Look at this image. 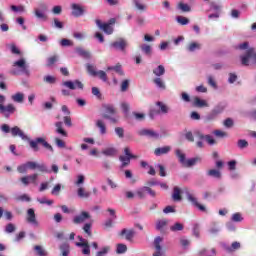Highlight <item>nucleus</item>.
<instances>
[{
  "mask_svg": "<svg viewBox=\"0 0 256 256\" xmlns=\"http://www.w3.org/2000/svg\"><path fill=\"white\" fill-rule=\"evenodd\" d=\"M237 49H240V51H246L245 54L240 56L242 65H256V50L253 47H249V42L239 44Z\"/></svg>",
  "mask_w": 256,
  "mask_h": 256,
  "instance_id": "nucleus-1",
  "label": "nucleus"
},
{
  "mask_svg": "<svg viewBox=\"0 0 256 256\" xmlns=\"http://www.w3.org/2000/svg\"><path fill=\"white\" fill-rule=\"evenodd\" d=\"M12 67H14V69H12L10 71L11 75H25L26 77H30L31 76V70H29V65L27 64V60H25V58H20L19 60L13 62Z\"/></svg>",
  "mask_w": 256,
  "mask_h": 256,
  "instance_id": "nucleus-2",
  "label": "nucleus"
},
{
  "mask_svg": "<svg viewBox=\"0 0 256 256\" xmlns=\"http://www.w3.org/2000/svg\"><path fill=\"white\" fill-rule=\"evenodd\" d=\"M103 119L110 121V123H119V115H117V110L113 105L104 106V112L102 114Z\"/></svg>",
  "mask_w": 256,
  "mask_h": 256,
  "instance_id": "nucleus-3",
  "label": "nucleus"
},
{
  "mask_svg": "<svg viewBox=\"0 0 256 256\" xmlns=\"http://www.w3.org/2000/svg\"><path fill=\"white\" fill-rule=\"evenodd\" d=\"M3 103H5V96L0 95V114L6 119H9V117H11V115L17 111V108L13 104H7L5 106Z\"/></svg>",
  "mask_w": 256,
  "mask_h": 256,
  "instance_id": "nucleus-4",
  "label": "nucleus"
},
{
  "mask_svg": "<svg viewBox=\"0 0 256 256\" xmlns=\"http://www.w3.org/2000/svg\"><path fill=\"white\" fill-rule=\"evenodd\" d=\"M39 143L45 147V149H48V151L53 152V146L49 144L48 142L45 141V138L43 137H38L35 140H30L29 145L33 151L37 152L39 151Z\"/></svg>",
  "mask_w": 256,
  "mask_h": 256,
  "instance_id": "nucleus-5",
  "label": "nucleus"
},
{
  "mask_svg": "<svg viewBox=\"0 0 256 256\" xmlns=\"http://www.w3.org/2000/svg\"><path fill=\"white\" fill-rule=\"evenodd\" d=\"M86 69L89 75H91V77H98V79H101V81L107 83V73L105 71H97V68H95L93 64H87Z\"/></svg>",
  "mask_w": 256,
  "mask_h": 256,
  "instance_id": "nucleus-6",
  "label": "nucleus"
},
{
  "mask_svg": "<svg viewBox=\"0 0 256 256\" xmlns=\"http://www.w3.org/2000/svg\"><path fill=\"white\" fill-rule=\"evenodd\" d=\"M96 25L106 33V35H113V25H115V18L110 19L109 23H102L101 20H96Z\"/></svg>",
  "mask_w": 256,
  "mask_h": 256,
  "instance_id": "nucleus-7",
  "label": "nucleus"
},
{
  "mask_svg": "<svg viewBox=\"0 0 256 256\" xmlns=\"http://www.w3.org/2000/svg\"><path fill=\"white\" fill-rule=\"evenodd\" d=\"M26 222L34 228L40 227L39 220H37V215L35 214V209L29 208L26 213Z\"/></svg>",
  "mask_w": 256,
  "mask_h": 256,
  "instance_id": "nucleus-8",
  "label": "nucleus"
},
{
  "mask_svg": "<svg viewBox=\"0 0 256 256\" xmlns=\"http://www.w3.org/2000/svg\"><path fill=\"white\" fill-rule=\"evenodd\" d=\"M34 16L39 21H48L49 16H47V6L45 4L40 5V8H34Z\"/></svg>",
  "mask_w": 256,
  "mask_h": 256,
  "instance_id": "nucleus-9",
  "label": "nucleus"
},
{
  "mask_svg": "<svg viewBox=\"0 0 256 256\" xmlns=\"http://www.w3.org/2000/svg\"><path fill=\"white\" fill-rule=\"evenodd\" d=\"M110 47L116 49V51L125 52V49L129 47V42L125 38H118L110 44Z\"/></svg>",
  "mask_w": 256,
  "mask_h": 256,
  "instance_id": "nucleus-10",
  "label": "nucleus"
},
{
  "mask_svg": "<svg viewBox=\"0 0 256 256\" xmlns=\"http://www.w3.org/2000/svg\"><path fill=\"white\" fill-rule=\"evenodd\" d=\"M62 85H63V87H66L67 89H70L71 91H75L76 89H80L81 91H83V89H84L83 82L80 80L64 81L62 83Z\"/></svg>",
  "mask_w": 256,
  "mask_h": 256,
  "instance_id": "nucleus-11",
  "label": "nucleus"
},
{
  "mask_svg": "<svg viewBox=\"0 0 256 256\" xmlns=\"http://www.w3.org/2000/svg\"><path fill=\"white\" fill-rule=\"evenodd\" d=\"M161 243H163V238H161V236H157L153 242V245L155 248V252L153 253V256H164L165 255V250H163Z\"/></svg>",
  "mask_w": 256,
  "mask_h": 256,
  "instance_id": "nucleus-12",
  "label": "nucleus"
},
{
  "mask_svg": "<svg viewBox=\"0 0 256 256\" xmlns=\"http://www.w3.org/2000/svg\"><path fill=\"white\" fill-rule=\"evenodd\" d=\"M91 219V214L87 211H82L80 214L75 215L72 219L74 225H81V223H85V221Z\"/></svg>",
  "mask_w": 256,
  "mask_h": 256,
  "instance_id": "nucleus-13",
  "label": "nucleus"
},
{
  "mask_svg": "<svg viewBox=\"0 0 256 256\" xmlns=\"http://www.w3.org/2000/svg\"><path fill=\"white\" fill-rule=\"evenodd\" d=\"M140 137H148L149 139H160L161 134L151 129H141L138 131Z\"/></svg>",
  "mask_w": 256,
  "mask_h": 256,
  "instance_id": "nucleus-14",
  "label": "nucleus"
},
{
  "mask_svg": "<svg viewBox=\"0 0 256 256\" xmlns=\"http://www.w3.org/2000/svg\"><path fill=\"white\" fill-rule=\"evenodd\" d=\"M186 197L188 199V201L194 206L197 207V209H199L200 211L204 212L207 211V208H205L204 205L200 204L197 199L195 198V196H193V194L186 192Z\"/></svg>",
  "mask_w": 256,
  "mask_h": 256,
  "instance_id": "nucleus-15",
  "label": "nucleus"
},
{
  "mask_svg": "<svg viewBox=\"0 0 256 256\" xmlns=\"http://www.w3.org/2000/svg\"><path fill=\"white\" fill-rule=\"evenodd\" d=\"M26 165H27L28 169H31L32 171L35 169H39L41 173H43V171H46V172L49 171V170H47V165H45V164H39L37 162L28 161V162H26Z\"/></svg>",
  "mask_w": 256,
  "mask_h": 256,
  "instance_id": "nucleus-16",
  "label": "nucleus"
},
{
  "mask_svg": "<svg viewBox=\"0 0 256 256\" xmlns=\"http://www.w3.org/2000/svg\"><path fill=\"white\" fill-rule=\"evenodd\" d=\"M241 249V242L234 241L231 243V245H225L224 246V251L226 253H235L236 251H239Z\"/></svg>",
  "mask_w": 256,
  "mask_h": 256,
  "instance_id": "nucleus-17",
  "label": "nucleus"
},
{
  "mask_svg": "<svg viewBox=\"0 0 256 256\" xmlns=\"http://www.w3.org/2000/svg\"><path fill=\"white\" fill-rule=\"evenodd\" d=\"M10 131L12 137H21L23 141H27V139H29L27 135H25V133L22 131V129L18 126L11 128Z\"/></svg>",
  "mask_w": 256,
  "mask_h": 256,
  "instance_id": "nucleus-18",
  "label": "nucleus"
},
{
  "mask_svg": "<svg viewBox=\"0 0 256 256\" xmlns=\"http://www.w3.org/2000/svg\"><path fill=\"white\" fill-rule=\"evenodd\" d=\"M71 9L73 17H81L83 13H85V10H83V6L80 4H71Z\"/></svg>",
  "mask_w": 256,
  "mask_h": 256,
  "instance_id": "nucleus-19",
  "label": "nucleus"
},
{
  "mask_svg": "<svg viewBox=\"0 0 256 256\" xmlns=\"http://www.w3.org/2000/svg\"><path fill=\"white\" fill-rule=\"evenodd\" d=\"M132 3L135 9L141 13H145V11L148 9L147 3L143 2V0H132Z\"/></svg>",
  "mask_w": 256,
  "mask_h": 256,
  "instance_id": "nucleus-20",
  "label": "nucleus"
},
{
  "mask_svg": "<svg viewBox=\"0 0 256 256\" xmlns=\"http://www.w3.org/2000/svg\"><path fill=\"white\" fill-rule=\"evenodd\" d=\"M38 177H39V174L37 173L22 177L21 183H23V185H26V186L29 185L30 183H36Z\"/></svg>",
  "mask_w": 256,
  "mask_h": 256,
  "instance_id": "nucleus-21",
  "label": "nucleus"
},
{
  "mask_svg": "<svg viewBox=\"0 0 256 256\" xmlns=\"http://www.w3.org/2000/svg\"><path fill=\"white\" fill-rule=\"evenodd\" d=\"M201 43L192 41L186 46L188 53H195V51H201Z\"/></svg>",
  "mask_w": 256,
  "mask_h": 256,
  "instance_id": "nucleus-22",
  "label": "nucleus"
},
{
  "mask_svg": "<svg viewBox=\"0 0 256 256\" xmlns=\"http://www.w3.org/2000/svg\"><path fill=\"white\" fill-rule=\"evenodd\" d=\"M117 153V148H115L114 146H108L102 150V155H104L105 157H115Z\"/></svg>",
  "mask_w": 256,
  "mask_h": 256,
  "instance_id": "nucleus-23",
  "label": "nucleus"
},
{
  "mask_svg": "<svg viewBox=\"0 0 256 256\" xmlns=\"http://www.w3.org/2000/svg\"><path fill=\"white\" fill-rule=\"evenodd\" d=\"M120 235H121L122 237L125 236L126 241H132V240H133V237H135V230H133V229H130V230L123 229V230L120 232Z\"/></svg>",
  "mask_w": 256,
  "mask_h": 256,
  "instance_id": "nucleus-24",
  "label": "nucleus"
},
{
  "mask_svg": "<svg viewBox=\"0 0 256 256\" xmlns=\"http://www.w3.org/2000/svg\"><path fill=\"white\" fill-rule=\"evenodd\" d=\"M169 151H171V146H163L156 148L154 154L156 155V157H161V155H167Z\"/></svg>",
  "mask_w": 256,
  "mask_h": 256,
  "instance_id": "nucleus-25",
  "label": "nucleus"
},
{
  "mask_svg": "<svg viewBox=\"0 0 256 256\" xmlns=\"http://www.w3.org/2000/svg\"><path fill=\"white\" fill-rule=\"evenodd\" d=\"M96 127L99 129L100 135H107V126L102 119L96 121Z\"/></svg>",
  "mask_w": 256,
  "mask_h": 256,
  "instance_id": "nucleus-26",
  "label": "nucleus"
},
{
  "mask_svg": "<svg viewBox=\"0 0 256 256\" xmlns=\"http://www.w3.org/2000/svg\"><path fill=\"white\" fill-rule=\"evenodd\" d=\"M75 52L77 53V55H79L80 57H83V59H91V52L81 48V47H76L75 48Z\"/></svg>",
  "mask_w": 256,
  "mask_h": 256,
  "instance_id": "nucleus-27",
  "label": "nucleus"
},
{
  "mask_svg": "<svg viewBox=\"0 0 256 256\" xmlns=\"http://www.w3.org/2000/svg\"><path fill=\"white\" fill-rule=\"evenodd\" d=\"M76 247L82 248V254L83 255H91V247L89 246V242L86 243H76Z\"/></svg>",
  "mask_w": 256,
  "mask_h": 256,
  "instance_id": "nucleus-28",
  "label": "nucleus"
},
{
  "mask_svg": "<svg viewBox=\"0 0 256 256\" xmlns=\"http://www.w3.org/2000/svg\"><path fill=\"white\" fill-rule=\"evenodd\" d=\"M193 105L194 107H199L200 109L203 107H209V103L199 97L194 98Z\"/></svg>",
  "mask_w": 256,
  "mask_h": 256,
  "instance_id": "nucleus-29",
  "label": "nucleus"
},
{
  "mask_svg": "<svg viewBox=\"0 0 256 256\" xmlns=\"http://www.w3.org/2000/svg\"><path fill=\"white\" fill-rule=\"evenodd\" d=\"M172 199H173V201H176V202L182 201L183 198L181 197V188L180 187L175 186L173 188Z\"/></svg>",
  "mask_w": 256,
  "mask_h": 256,
  "instance_id": "nucleus-30",
  "label": "nucleus"
},
{
  "mask_svg": "<svg viewBox=\"0 0 256 256\" xmlns=\"http://www.w3.org/2000/svg\"><path fill=\"white\" fill-rule=\"evenodd\" d=\"M56 133L62 137H67V132L63 129V122L59 121L55 123Z\"/></svg>",
  "mask_w": 256,
  "mask_h": 256,
  "instance_id": "nucleus-31",
  "label": "nucleus"
},
{
  "mask_svg": "<svg viewBox=\"0 0 256 256\" xmlns=\"http://www.w3.org/2000/svg\"><path fill=\"white\" fill-rule=\"evenodd\" d=\"M230 219L232 223H243L245 218L243 217V214L241 212H236L232 214Z\"/></svg>",
  "mask_w": 256,
  "mask_h": 256,
  "instance_id": "nucleus-32",
  "label": "nucleus"
},
{
  "mask_svg": "<svg viewBox=\"0 0 256 256\" xmlns=\"http://www.w3.org/2000/svg\"><path fill=\"white\" fill-rule=\"evenodd\" d=\"M154 85H156L157 89H162V91H165L167 89V86L165 85V81L161 79V77H156L153 80Z\"/></svg>",
  "mask_w": 256,
  "mask_h": 256,
  "instance_id": "nucleus-33",
  "label": "nucleus"
},
{
  "mask_svg": "<svg viewBox=\"0 0 256 256\" xmlns=\"http://www.w3.org/2000/svg\"><path fill=\"white\" fill-rule=\"evenodd\" d=\"M227 108V104L221 102L219 104H217L212 111L214 113H216L218 116L221 115V113H223V111H225V109Z\"/></svg>",
  "mask_w": 256,
  "mask_h": 256,
  "instance_id": "nucleus-34",
  "label": "nucleus"
},
{
  "mask_svg": "<svg viewBox=\"0 0 256 256\" xmlns=\"http://www.w3.org/2000/svg\"><path fill=\"white\" fill-rule=\"evenodd\" d=\"M77 195L80 199H89L91 197V192L85 191V188L79 187L77 190Z\"/></svg>",
  "mask_w": 256,
  "mask_h": 256,
  "instance_id": "nucleus-35",
  "label": "nucleus"
},
{
  "mask_svg": "<svg viewBox=\"0 0 256 256\" xmlns=\"http://www.w3.org/2000/svg\"><path fill=\"white\" fill-rule=\"evenodd\" d=\"M153 75H155V77H163V75H165V66L158 65L153 69Z\"/></svg>",
  "mask_w": 256,
  "mask_h": 256,
  "instance_id": "nucleus-36",
  "label": "nucleus"
},
{
  "mask_svg": "<svg viewBox=\"0 0 256 256\" xmlns=\"http://www.w3.org/2000/svg\"><path fill=\"white\" fill-rule=\"evenodd\" d=\"M177 9L182 13H189L191 11V6H189V4H186L184 2H179L177 4Z\"/></svg>",
  "mask_w": 256,
  "mask_h": 256,
  "instance_id": "nucleus-37",
  "label": "nucleus"
},
{
  "mask_svg": "<svg viewBox=\"0 0 256 256\" xmlns=\"http://www.w3.org/2000/svg\"><path fill=\"white\" fill-rule=\"evenodd\" d=\"M11 99L14 101V103H23L25 99V94L22 92H17L16 94H13L11 96Z\"/></svg>",
  "mask_w": 256,
  "mask_h": 256,
  "instance_id": "nucleus-38",
  "label": "nucleus"
},
{
  "mask_svg": "<svg viewBox=\"0 0 256 256\" xmlns=\"http://www.w3.org/2000/svg\"><path fill=\"white\" fill-rule=\"evenodd\" d=\"M208 177H213L214 179H221V171L217 169H211L206 172Z\"/></svg>",
  "mask_w": 256,
  "mask_h": 256,
  "instance_id": "nucleus-39",
  "label": "nucleus"
},
{
  "mask_svg": "<svg viewBox=\"0 0 256 256\" xmlns=\"http://www.w3.org/2000/svg\"><path fill=\"white\" fill-rule=\"evenodd\" d=\"M217 117H219L216 113H214L213 110H211L205 117H204V121L205 123H211L213 121H215V119H217Z\"/></svg>",
  "mask_w": 256,
  "mask_h": 256,
  "instance_id": "nucleus-40",
  "label": "nucleus"
},
{
  "mask_svg": "<svg viewBox=\"0 0 256 256\" xmlns=\"http://www.w3.org/2000/svg\"><path fill=\"white\" fill-rule=\"evenodd\" d=\"M140 49L142 53H144V55H147L148 57L151 56V53L153 51V49L151 48V45L149 44H141Z\"/></svg>",
  "mask_w": 256,
  "mask_h": 256,
  "instance_id": "nucleus-41",
  "label": "nucleus"
},
{
  "mask_svg": "<svg viewBox=\"0 0 256 256\" xmlns=\"http://www.w3.org/2000/svg\"><path fill=\"white\" fill-rule=\"evenodd\" d=\"M10 9H11V11H13V13H26L27 12V9L23 5H18V6L11 5Z\"/></svg>",
  "mask_w": 256,
  "mask_h": 256,
  "instance_id": "nucleus-42",
  "label": "nucleus"
},
{
  "mask_svg": "<svg viewBox=\"0 0 256 256\" xmlns=\"http://www.w3.org/2000/svg\"><path fill=\"white\" fill-rule=\"evenodd\" d=\"M14 199L15 201H21L22 203H29V201H31V197L27 194L16 195Z\"/></svg>",
  "mask_w": 256,
  "mask_h": 256,
  "instance_id": "nucleus-43",
  "label": "nucleus"
},
{
  "mask_svg": "<svg viewBox=\"0 0 256 256\" xmlns=\"http://www.w3.org/2000/svg\"><path fill=\"white\" fill-rule=\"evenodd\" d=\"M60 251L62 253V256H69L70 253V246L68 243H63L60 245Z\"/></svg>",
  "mask_w": 256,
  "mask_h": 256,
  "instance_id": "nucleus-44",
  "label": "nucleus"
},
{
  "mask_svg": "<svg viewBox=\"0 0 256 256\" xmlns=\"http://www.w3.org/2000/svg\"><path fill=\"white\" fill-rule=\"evenodd\" d=\"M219 231H221V229H219V224L217 222H212L209 233H211V235H217Z\"/></svg>",
  "mask_w": 256,
  "mask_h": 256,
  "instance_id": "nucleus-45",
  "label": "nucleus"
},
{
  "mask_svg": "<svg viewBox=\"0 0 256 256\" xmlns=\"http://www.w3.org/2000/svg\"><path fill=\"white\" fill-rule=\"evenodd\" d=\"M108 71H115L118 73V75H125V72H123V68H121V65H116V66H110L107 68Z\"/></svg>",
  "mask_w": 256,
  "mask_h": 256,
  "instance_id": "nucleus-46",
  "label": "nucleus"
},
{
  "mask_svg": "<svg viewBox=\"0 0 256 256\" xmlns=\"http://www.w3.org/2000/svg\"><path fill=\"white\" fill-rule=\"evenodd\" d=\"M111 251V246H104L98 252H96V256H107V254Z\"/></svg>",
  "mask_w": 256,
  "mask_h": 256,
  "instance_id": "nucleus-47",
  "label": "nucleus"
},
{
  "mask_svg": "<svg viewBox=\"0 0 256 256\" xmlns=\"http://www.w3.org/2000/svg\"><path fill=\"white\" fill-rule=\"evenodd\" d=\"M198 161H201V158H191L186 160V162H184V167H193V165H195Z\"/></svg>",
  "mask_w": 256,
  "mask_h": 256,
  "instance_id": "nucleus-48",
  "label": "nucleus"
},
{
  "mask_svg": "<svg viewBox=\"0 0 256 256\" xmlns=\"http://www.w3.org/2000/svg\"><path fill=\"white\" fill-rule=\"evenodd\" d=\"M131 159H136V158H132L129 156H120L119 160L122 163V167H127V165H129V163H131Z\"/></svg>",
  "mask_w": 256,
  "mask_h": 256,
  "instance_id": "nucleus-49",
  "label": "nucleus"
},
{
  "mask_svg": "<svg viewBox=\"0 0 256 256\" xmlns=\"http://www.w3.org/2000/svg\"><path fill=\"white\" fill-rule=\"evenodd\" d=\"M34 251H36L38 256H48L49 255L46 252V250L43 247L39 246V245L34 247Z\"/></svg>",
  "mask_w": 256,
  "mask_h": 256,
  "instance_id": "nucleus-50",
  "label": "nucleus"
},
{
  "mask_svg": "<svg viewBox=\"0 0 256 256\" xmlns=\"http://www.w3.org/2000/svg\"><path fill=\"white\" fill-rule=\"evenodd\" d=\"M176 156L178 157L179 162H180L182 165H185L187 159H185V154H184L183 152H181L180 149H177V150H176Z\"/></svg>",
  "mask_w": 256,
  "mask_h": 256,
  "instance_id": "nucleus-51",
  "label": "nucleus"
},
{
  "mask_svg": "<svg viewBox=\"0 0 256 256\" xmlns=\"http://www.w3.org/2000/svg\"><path fill=\"white\" fill-rule=\"evenodd\" d=\"M44 83H48L49 85H53L56 83L57 78L55 76L47 75L43 78Z\"/></svg>",
  "mask_w": 256,
  "mask_h": 256,
  "instance_id": "nucleus-52",
  "label": "nucleus"
},
{
  "mask_svg": "<svg viewBox=\"0 0 256 256\" xmlns=\"http://www.w3.org/2000/svg\"><path fill=\"white\" fill-rule=\"evenodd\" d=\"M145 193H147V186L139 188L136 191V195H137V197H139V199H145Z\"/></svg>",
  "mask_w": 256,
  "mask_h": 256,
  "instance_id": "nucleus-53",
  "label": "nucleus"
},
{
  "mask_svg": "<svg viewBox=\"0 0 256 256\" xmlns=\"http://www.w3.org/2000/svg\"><path fill=\"white\" fill-rule=\"evenodd\" d=\"M184 226L183 224L176 222L174 225L170 227V231H173L174 233L177 231H183Z\"/></svg>",
  "mask_w": 256,
  "mask_h": 256,
  "instance_id": "nucleus-54",
  "label": "nucleus"
},
{
  "mask_svg": "<svg viewBox=\"0 0 256 256\" xmlns=\"http://www.w3.org/2000/svg\"><path fill=\"white\" fill-rule=\"evenodd\" d=\"M237 147L238 149H247V147H249V142L245 139H240L237 142Z\"/></svg>",
  "mask_w": 256,
  "mask_h": 256,
  "instance_id": "nucleus-55",
  "label": "nucleus"
},
{
  "mask_svg": "<svg viewBox=\"0 0 256 256\" xmlns=\"http://www.w3.org/2000/svg\"><path fill=\"white\" fill-rule=\"evenodd\" d=\"M127 252V245L125 244H118L117 248H116V253H118V255H122L123 253Z\"/></svg>",
  "mask_w": 256,
  "mask_h": 256,
  "instance_id": "nucleus-56",
  "label": "nucleus"
},
{
  "mask_svg": "<svg viewBox=\"0 0 256 256\" xmlns=\"http://www.w3.org/2000/svg\"><path fill=\"white\" fill-rule=\"evenodd\" d=\"M57 61H59V56L54 55L52 57H49L47 59V66L52 67V65H55V63H57Z\"/></svg>",
  "mask_w": 256,
  "mask_h": 256,
  "instance_id": "nucleus-57",
  "label": "nucleus"
},
{
  "mask_svg": "<svg viewBox=\"0 0 256 256\" xmlns=\"http://www.w3.org/2000/svg\"><path fill=\"white\" fill-rule=\"evenodd\" d=\"M114 131L119 139H123V137H125V129H123V127H116Z\"/></svg>",
  "mask_w": 256,
  "mask_h": 256,
  "instance_id": "nucleus-58",
  "label": "nucleus"
},
{
  "mask_svg": "<svg viewBox=\"0 0 256 256\" xmlns=\"http://www.w3.org/2000/svg\"><path fill=\"white\" fill-rule=\"evenodd\" d=\"M176 21L180 25H189V19L184 16H177Z\"/></svg>",
  "mask_w": 256,
  "mask_h": 256,
  "instance_id": "nucleus-59",
  "label": "nucleus"
},
{
  "mask_svg": "<svg viewBox=\"0 0 256 256\" xmlns=\"http://www.w3.org/2000/svg\"><path fill=\"white\" fill-rule=\"evenodd\" d=\"M156 105L160 108L161 113H169V107H167L163 102H157Z\"/></svg>",
  "mask_w": 256,
  "mask_h": 256,
  "instance_id": "nucleus-60",
  "label": "nucleus"
},
{
  "mask_svg": "<svg viewBox=\"0 0 256 256\" xmlns=\"http://www.w3.org/2000/svg\"><path fill=\"white\" fill-rule=\"evenodd\" d=\"M166 225H167V220H165V219L158 220L156 222L157 231H161V229H163Z\"/></svg>",
  "mask_w": 256,
  "mask_h": 256,
  "instance_id": "nucleus-61",
  "label": "nucleus"
},
{
  "mask_svg": "<svg viewBox=\"0 0 256 256\" xmlns=\"http://www.w3.org/2000/svg\"><path fill=\"white\" fill-rule=\"evenodd\" d=\"M207 83L210 87H213V89H217V82H215V78H213V76H207Z\"/></svg>",
  "mask_w": 256,
  "mask_h": 256,
  "instance_id": "nucleus-62",
  "label": "nucleus"
},
{
  "mask_svg": "<svg viewBox=\"0 0 256 256\" xmlns=\"http://www.w3.org/2000/svg\"><path fill=\"white\" fill-rule=\"evenodd\" d=\"M83 231L87 234L88 237H91L93 235L91 232V223L84 224Z\"/></svg>",
  "mask_w": 256,
  "mask_h": 256,
  "instance_id": "nucleus-63",
  "label": "nucleus"
},
{
  "mask_svg": "<svg viewBox=\"0 0 256 256\" xmlns=\"http://www.w3.org/2000/svg\"><path fill=\"white\" fill-rule=\"evenodd\" d=\"M28 169H29V168H28V166H27V163H24V164L19 165V166L17 167L18 173H27V170H28Z\"/></svg>",
  "mask_w": 256,
  "mask_h": 256,
  "instance_id": "nucleus-64",
  "label": "nucleus"
}]
</instances>
